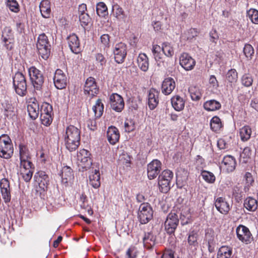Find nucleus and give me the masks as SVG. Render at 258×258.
Returning a JSON list of instances; mask_svg holds the SVG:
<instances>
[{
    "instance_id": "nucleus-31",
    "label": "nucleus",
    "mask_w": 258,
    "mask_h": 258,
    "mask_svg": "<svg viewBox=\"0 0 258 258\" xmlns=\"http://www.w3.org/2000/svg\"><path fill=\"white\" fill-rule=\"evenodd\" d=\"M27 111L29 115L32 119H35L38 116L39 113V105L37 102H29L27 105Z\"/></svg>"
},
{
    "instance_id": "nucleus-47",
    "label": "nucleus",
    "mask_w": 258,
    "mask_h": 258,
    "mask_svg": "<svg viewBox=\"0 0 258 258\" xmlns=\"http://www.w3.org/2000/svg\"><path fill=\"white\" fill-rule=\"evenodd\" d=\"M238 78L237 73L235 69H231L228 71L226 75V79L228 82L234 83Z\"/></svg>"
},
{
    "instance_id": "nucleus-51",
    "label": "nucleus",
    "mask_w": 258,
    "mask_h": 258,
    "mask_svg": "<svg viewBox=\"0 0 258 258\" xmlns=\"http://www.w3.org/2000/svg\"><path fill=\"white\" fill-rule=\"evenodd\" d=\"M33 165L30 159L20 160V171L34 169Z\"/></svg>"
},
{
    "instance_id": "nucleus-19",
    "label": "nucleus",
    "mask_w": 258,
    "mask_h": 258,
    "mask_svg": "<svg viewBox=\"0 0 258 258\" xmlns=\"http://www.w3.org/2000/svg\"><path fill=\"white\" fill-rule=\"evenodd\" d=\"M215 235V232L212 228H208L205 231V241L207 243L208 250L211 253L215 250L216 244Z\"/></svg>"
},
{
    "instance_id": "nucleus-1",
    "label": "nucleus",
    "mask_w": 258,
    "mask_h": 258,
    "mask_svg": "<svg viewBox=\"0 0 258 258\" xmlns=\"http://www.w3.org/2000/svg\"><path fill=\"white\" fill-rule=\"evenodd\" d=\"M81 130L77 127L70 125L66 129L64 140L67 149L70 152L75 151L80 144Z\"/></svg>"
},
{
    "instance_id": "nucleus-18",
    "label": "nucleus",
    "mask_w": 258,
    "mask_h": 258,
    "mask_svg": "<svg viewBox=\"0 0 258 258\" xmlns=\"http://www.w3.org/2000/svg\"><path fill=\"white\" fill-rule=\"evenodd\" d=\"M160 92L154 88H151L148 91V105L150 110L154 109L159 104Z\"/></svg>"
},
{
    "instance_id": "nucleus-8",
    "label": "nucleus",
    "mask_w": 258,
    "mask_h": 258,
    "mask_svg": "<svg viewBox=\"0 0 258 258\" xmlns=\"http://www.w3.org/2000/svg\"><path fill=\"white\" fill-rule=\"evenodd\" d=\"M30 80L34 88L40 90L44 83V78L41 72L35 67H31L28 70Z\"/></svg>"
},
{
    "instance_id": "nucleus-63",
    "label": "nucleus",
    "mask_w": 258,
    "mask_h": 258,
    "mask_svg": "<svg viewBox=\"0 0 258 258\" xmlns=\"http://www.w3.org/2000/svg\"><path fill=\"white\" fill-rule=\"evenodd\" d=\"M243 162H247L248 159L250 158V156L251 155V151L250 149L248 147H246L243 150Z\"/></svg>"
},
{
    "instance_id": "nucleus-40",
    "label": "nucleus",
    "mask_w": 258,
    "mask_h": 258,
    "mask_svg": "<svg viewBox=\"0 0 258 258\" xmlns=\"http://www.w3.org/2000/svg\"><path fill=\"white\" fill-rule=\"evenodd\" d=\"M20 160L30 159L31 156L27 146L23 144L19 146Z\"/></svg>"
},
{
    "instance_id": "nucleus-42",
    "label": "nucleus",
    "mask_w": 258,
    "mask_h": 258,
    "mask_svg": "<svg viewBox=\"0 0 258 258\" xmlns=\"http://www.w3.org/2000/svg\"><path fill=\"white\" fill-rule=\"evenodd\" d=\"M100 46L103 48L104 51H107L110 47V36L107 34H104L100 37Z\"/></svg>"
},
{
    "instance_id": "nucleus-44",
    "label": "nucleus",
    "mask_w": 258,
    "mask_h": 258,
    "mask_svg": "<svg viewBox=\"0 0 258 258\" xmlns=\"http://www.w3.org/2000/svg\"><path fill=\"white\" fill-rule=\"evenodd\" d=\"M162 51L167 57H172L174 55V50L170 44L164 42L161 47Z\"/></svg>"
},
{
    "instance_id": "nucleus-60",
    "label": "nucleus",
    "mask_w": 258,
    "mask_h": 258,
    "mask_svg": "<svg viewBox=\"0 0 258 258\" xmlns=\"http://www.w3.org/2000/svg\"><path fill=\"white\" fill-rule=\"evenodd\" d=\"M135 129L134 122L132 120H126L124 122V130L126 132L130 133Z\"/></svg>"
},
{
    "instance_id": "nucleus-11",
    "label": "nucleus",
    "mask_w": 258,
    "mask_h": 258,
    "mask_svg": "<svg viewBox=\"0 0 258 258\" xmlns=\"http://www.w3.org/2000/svg\"><path fill=\"white\" fill-rule=\"evenodd\" d=\"M179 224V219L176 214L170 213L164 223L165 230L168 234H174Z\"/></svg>"
},
{
    "instance_id": "nucleus-12",
    "label": "nucleus",
    "mask_w": 258,
    "mask_h": 258,
    "mask_svg": "<svg viewBox=\"0 0 258 258\" xmlns=\"http://www.w3.org/2000/svg\"><path fill=\"white\" fill-rule=\"evenodd\" d=\"M115 61L118 63H122L127 54V46L122 42H119L115 45L113 50Z\"/></svg>"
},
{
    "instance_id": "nucleus-46",
    "label": "nucleus",
    "mask_w": 258,
    "mask_h": 258,
    "mask_svg": "<svg viewBox=\"0 0 258 258\" xmlns=\"http://www.w3.org/2000/svg\"><path fill=\"white\" fill-rule=\"evenodd\" d=\"M233 198L237 203H239L242 200V187L239 184L233 188Z\"/></svg>"
},
{
    "instance_id": "nucleus-53",
    "label": "nucleus",
    "mask_w": 258,
    "mask_h": 258,
    "mask_svg": "<svg viewBox=\"0 0 258 258\" xmlns=\"http://www.w3.org/2000/svg\"><path fill=\"white\" fill-rule=\"evenodd\" d=\"M198 32L195 28H191L184 32L182 35V37L186 40H191L195 37L198 35Z\"/></svg>"
},
{
    "instance_id": "nucleus-49",
    "label": "nucleus",
    "mask_w": 258,
    "mask_h": 258,
    "mask_svg": "<svg viewBox=\"0 0 258 258\" xmlns=\"http://www.w3.org/2000/svg\"><path fill=\"white\" fill-rule=\"evenodd\" d=\"M139 253L137 248L134 245L130 246L125 252L126 258H137Z\"/></svg>"
},
{
    "instance_id": "nucleus-22",
    "label": "nucleus",
    "mask_w": 258,
    "mask_h": 258,
    "mask_svg": "<svg viewBox=\"0 0 258 258\" xmlns=\"http://www.w3.org/2000/svg\"><path fill=\"white\" fill-rule=\"evenodd\" d=\"M215 206L220 213L224 215L227 214L230 210L229 204L223 197L217 198L215 202Z\"/></svg>"
},
{
    "instance_id": "nucleus-16",
    "label": "nucleus",
    "mask_w": 258,
    "mask_h": 258,
    "mask_svg": "<svg viewBox=\"0 0 258 258\" xmlns=\"http://www.w3.org/2000/svg\"><path fill=\"white\" fill-rule=\"evenodd\" d=\"M180 65L186 71L194 69L196 61L188 53H183L179 57Z\"/></svg>"
},
{
    "instance_id": "nucleus-15",
    "label": "nucleus",
    "mask_w": 258,
    "mask_h": 258,
    "mask_svg": "<svg viewBox=\"0 0 258 258\" xmlns=\"http://www.w3.org/2000/svg\"><path fill=\"white\" fill-rule=\"evenodd\" d=\"M110 102L111 108L116 112H121L124 107L123 98L117 93H113L110 96Z\"/></svg>"
},
{
    "instance_id": "nucleus-27",
    "label": "nucleus",
    "mask_w": 258,
    "mask_h": 258,
    "mask_svg": "<svg viewBox=\"0 0 258 258\" xmlns=\"http://www.w3.org/2000/svg\"><path fill=\"white\" fill-rule=\"evenodd\" d=\"M156 238L152 232H145L143 238L144 247L147 249H151L156 244Z\"/></svg>"
},
{
    "instance_id": "nucleus-23",
    "label": "nucleus",
    "mask_w": 258,
    "mask_h": 258,
    "mask_svg": "<svg viewBox=\"0 0 258 258\" xmlns=\"http://www.w3.org/2000/svg\"><path fill=\"white\" fill-rule=\"evenodd\" d=\"M198 236V232L195 230L190 231L188 234L187 248L192 251L196 250L199 246Z\"/></svg>"
},
{
    "instance_id": "nucleus-43",
    "label": "nucleus",
    "mask_w": 258,
    "mask_h": 258,
    "mask_svg": "<svg viewBox=\"0 0 258 258\" xmlns=\"http://www.w3.org/2000/svg\"><path fill=\"white\" fill-rule=\"evenodd\" d=\"M201 176L205 181L209 183H213L216 180L214 174L208 171L203 170L201 172Z\"/></svg>"
},
{
    "instance_id": "nucleus-17",
    "label": "nucleus",
    "mask_w": 258,
    "mask_h": 258,
    "mask_svg": "<svg viewBox=\"0 0 258 258\" xmlns=\"http://www.w3.org/2000/svg\"><path fill=\"white\" fill-rule=\"evenodd\" d=\"M236 165V162L234 157L231 155H227L224 157L220 167L223 171L229 173L235 169Z\"/></svg>"
},
{
    "instance_id": "nucleus-33",
    "label": "nucleus",
    "mask_w": 258,
    "mask_h": 258,
    "mask_svg": "<svg viewBox=\"0 0 258 258\" xmlns=\"http://www.w3.org/2000/svg\"><path fill=\"white\" fill-rule=\"evenodd\" d=\"M223 125L220 118L217 116H214L210 121L211 129L214 132L218 133L223 128Z\"/></svg>"
},
{
    "instance_id": "nucleus-29",
    "label": "nucleus",
    "mask_w": 258,
    "mask_h": 258,
    "mask_svg": "<svg viewBox=\"0 0 258 258\" xmlns=\"http://www.w3.org/2000/svg\"><path fill=\"white\" fill-rule=\"evenodd\" d=\"M172 107L177 111H180L184 109L185 100L178 95L173 96L171 99Z\"/></svg>"
},
{
    "instance_id": "nucleus-37",
    "label": "nucleus",
    "mask_w": 258,
    "mask_h": 258,
    "mask_svg": "<svg viewBox=\"0 0 258 258\" xmlns=\"http://www.w3.org/2000/svg\"><path fill=\"white\" fill-rule=\"evenodd\" d=\"M188 91L192 100L198 101L201 98L202 94L199 88L191 86L189 88Z\"/></svg>"
},
{
    "instance_id": "nucleus-13",
    "label": "nucleus",
    "mask_w": 258,
    "mask_h": 258,
    "mask_svg": "<svg viewBox=\"0 0 258 258\" xmlns=\"http://www.w3.org/2000/svg\"><path fill=\"white\" fill-rule=\"evenodd\" d=\"M162 163L158 159L153 160L147 165V175L150 180L155 179L161 170Z\"/></svg>"
},
{
    "instance_id": "nucleus-38",
    "label": "nucleus",
    "mask_w": 258,
    "mask_h": 258,
    "mask_svg": "<svg viewBox=\"0 0 258 258\" xmlns=\"http://www.w3.org/2000/svg\"><path fill=\"white\" fill-rule=\"evenodd\" d=\"M40 11L41 16H45V15L49 14L51 11L50 3L48 0H43L40 4Z\"/></svg>"
},
{
    "instance_id": "nucleus-45",
    "label": "nucleus",
    "mask_w": 258,
    "mask_h": 258,
    "mask_svg": "<svg viewBox=\"0 0 258 258\" xmlns=\"http://www.w3.org/2000/svg\"><path fill=\"white\" fill-rule=\"evenodd\" d=\"M96 12L99 16H106L108 15L107 7L103 2H99L97 4Z\"/></svg>"
},
{
    "instance_id": "nucleus-25",
    "label": "nucleus",
    "mask_w": 258,
    "mask_h": 258,
    "mask_svg": "<svg viewBox=\"0 0 258 258\" xmlns=\"http://www.w3.org/2000/svg\"><path fill=\"white\" fill-rule=\"evenodd\" d=\"M175 88V82L174 79L171 77L165 78L162 82L161 90L162 92L168 95L170 94Z\"/></svg>"
},
{
    "instance_id": "nucleus-32",
    "label": "nucleus",
    "mask_w": 258,
    "mask_h": 258,
    "mask_svg": "<svg viewBox=\"0 0 258 258\" xmlns=\"http://www.w3.org/2000/svg\"><path fill=\"white\" fill-rule=\"evenodd\" d=\"M204 108L207 111H216L219 110L221 107V103L215 100H208L204 103Z\"/></svg>"
},
{
    "instance_id": "nucleus-10",
    "label": "nucleus",
    "mask_w": 258,
    "mask_h": 258,
    "mask_svg": "<svg viewBox=\"0 0 258 258\" xmlns=\"http://www.w3.org/2000/svg\"><path fill=\"white\" fill-rule=\"evenodd\" d=\"M99 91V88L94 78L90 77L85 82L84 87V94L90 99L96 96Z\"/></svg>"
},
{
    "instance_id": "nucleus-59",
    "label": "nucleus",
    "mask_w": 258,
    "mask_h": 258,
    "mask_svg": "<svg viewBox=\"0 0 258 258\" xmlns=\"http://www.w3.org/2000/svg\"><path fill=\"white\" fill-rule=\"evenodd\" d=\"M7 5L11 11L17 12L19 10V5L16 0H8Z\"/></svg>"
},
{
    "instance_id": "nucleus-48",
    "label": "nucleus",
    "mask_w": 258,
    "mask_h": 258,
    "mask_svg": "<svg viewBox=\"0 0 258 258\" xmlns=\"http://www.w3.org/2000/svg\"><path fill=\"white\" fill-rule=\"evenodd\" d=\"M244 178L245 181L244 189L246 192L249 190V187L253 183L254 179L251 174L249 172H246L245 173Z\"/></svg>"
},
{
    "instance_id": "nucleus-7",
    "label": "nucleus",
    "mask_w": 258,
    "mask_h": 258,
    "mask_svg": "<svg viewBox=\"0 0 258 258\" xmlns=\"http://www.w3.org/2000/svg\"><path fill=\"white\" fill-rule=\"evenodd\" d=\"M90 152L86 149L80 150L77 154V158L79 161V170L82 172L89 169L92 164V160Z\"/></svg>"
},
{
    "instance_id": "nucleus-24",
    "label": "nucleus",
    "mask_w": 258,
    "mask_h": 258,
    "mask_svg": "<svg viewBox=\"0 0 258 258\" xmlns=\"http://www.w3.org/2000/svg\"><path fill=\"white\" fill-rule=\"evenodd\" d=\"M161 47L158 45H153L152 47V53L156 61L158 63V65H162L164 67H167V61H165L161 53Z\"/></svg>"
},
{
    "instance_id": "nucleus-28",
    "label": "nucleus",
    "mask_w": 258,
    "mask_h": 258,
    "mask_svg": "<svg viewBox=\"0 0 258 258\" xmlns=\"http://www.w3.org/2000/svg\"><path fill=\"white\" fill-rule=\"evenodd\" d=\"M89 184L94 188H98L101 184L100 174L99 170L95 169L89 175Z\"/></svg>"
},
{
    "instance_id": "nucleus-39",
    "label": "nucleus",
    "mask_w": 258,
    "mask_h": 258,
    "mask_svg": "<svg viewBox=\"0 0 258 258\" xmlns=\"http://www.w3.org/2000/svg\"><path fill=\"white\" fill-rule=\"evenodd\" d=\"M2 105L4 109V114L7 117H11L15 115V108L12 104L6 101L2 103Z\"/></svg>"
},
{
    "instance_id": "nucleus-64",
    "label": "nucleus",
    "mask_w": 258,
    "mask_h": 258,
    "mask_svg": "<svg viewBox=\"0 0 258 258\" xmlns=\"http://www.w3.org/2000/svg\"><path fill=\"white\" fill-rule=\"evenodd\" d=\"M88 128L92 131H95L97 129V122L95 119H89L87 122Z\"/></svg>"
},
{
    "instance_id": "nucleus-4",
    "label": "nucleus",
    "mask_w": 258,
    "mask_h": 258,
    "mask_svg": "<svg viewBox=\"0 0 258 258\" xmlns=\"http://www.w3.org/2000/svg\"><path fill=\"white\" fill-rule=\"evenodd\" d=\"M14 147L10 137L6 134L0 136V157L9 159L13 155Z\"/></svg>"
},
{
    "instance_id": "nucleus-5",
    "label": "nucleus",
    "mask_w": 258,
    "mask_h": 258,
    "mask_svg": "<svg viewBox=\"0 0 258 258\" xmlns=\"http://www.w3.org/2000/svg\"><path fill=\"white\" fill-rule=\"evenodd\" d=\"M13 88L15 92L20 96H24L27 93V83L25 76L21 72H17L13 78Z\"/></svg>"
},
{
    "instance_id": "nucleus-3",
    "label": "nucleus",
    "mask_w": 258,
    "mask_h": 258,
    "mask_svg": "<svg viewBox=\"0 0 258 258\" xmlns=\"http://www.w3.org/2000/svg\"><path fill=\"white\" fill-rule=\"evenodd\" d=\"M36 46L39 56L44 60H47L50 54L51 45L44 33L39 35Z\"/></svg>"
},
{
    "instance_id": "nucleus-21",
    "label": "nucleus",
    "mask_w": 258,
    "mask_h": 258,
    "mask_svg": "<svg viewBox=\"0 0 258 258\" xmlns=\"http://www.w3.org/2000/svg\"><path fill=\"white\" fill-rule=\"evenodd\" d=\"M68 41L69 47L73 53L78 54L81 51L80 40L77 35L74 33L70 35L68 37Z\"/></svg>"
},
{
    "instance_id": "nucleus-35",
    "label": "nucleus",
    "mask_w": 258,
    "mask_h": 258,
    "mask_svg": "<svg viewBox=\"0 0 258 258\" xmlns=\"http://www.w3.org/2000/svg\"><path fill=\"white\" fill-rule=\"evenodd\" d=\"M232 253V248L228 246H222L218 250L217 258H230Z\"/></svg>"
},
{
    "instance_id": "nucleus-14",
    "label": "nucleus",
    "mask_w": 258,
    "mask_h": 258,
    "mask_svg": "<svg viewBox=\"0 0 258 258\" xmlns=\"http://www.w3.org/2000/svg\"><path fill=\"white\" fill-rule=\"evenodd\" d=\"M53 83L57 89H62L66 88L67 85V78L65 74L60 69L55 71L53 77Z\"/></svg>"
},
{
    "instance_id": "nucleus-54",
    "label": "nucleus",
    "mask_w": 258,
    "mask_h": 258,
    "mask_svg": "<svg viewBox=\"0 0 258 258\" xmlns=\"http://www.w3.org/2000/svg\"><path fill=\"white\" fill-rule=\"evenodd\" d=\"M243 52L247 59H250L254 53V49L250 44H245L243 49Z\"/></svg>"
},
{
    "instance_id": "nucleus-6",
    "label": "nucleus",
    "mask_w": 258,
    "mask_h": 258,
    "mask_svg": "<svg viewBox=\"0 0 258 258\" xmlns=\"http://www.w3.org/2000/svg\"><path fill=\"white\" fill-rule=\"evenodd\" d=\"M173 173L170 170H163L158 176V185L161 192L167 193L171 188Z\"/></svg>"
},
{
    "instance_id": "nucleus-58",
    "label": "nucleus",
    "mask_w": 258,
    "mask_h": 258,
    "mask_svg": "<svg viewBox=\"0 0 258 258\" xmlns=\"http://www.w3.org/2000/svg\"><path fill=\"white\" fill-rule=\"evenodd\" d=\"M20 172L23 179L25 180V181L28 182H29L32 178L34 172V169L31 170H24Z\"/></svg>"
},
{
    "instance_id": "nucleus-56",
    "label": "nucleus",
    "mask_w": 258,
    "mask_h": 258,
    "mask_svg": "<svg viewBox=\"0 0 258 258\" xmlns=\"http://www.w3.org/2000/svg\"><path fill=\"white\" fill-rule=\"evenodd\" d=\"M1 192L4 202L8 203L11 199L10 188H1Z\"/></svg>"
},
{
    "instance_id": "nucleus-20",
    "label": "nucleus",
    "mask_w": 258,
    "mask_h": 258,
    "mask_svg": "<svg viewBox=\"0 0 258 258\" xmlns=\"http://www.w3.org/2000/svg\"><path fill=\"white\" fill-rule=\"evenodd\" d=\"M59 175L61 178L62 183L66 185L72 182L74 178L72 169L67 165L62 167Z\"/></svg>"
},
{
    "instance_id": "nucleus-9",
    "label": "nucleus",
    "mask_w": 258,
    "mask_h": 258,
    "mask_svg": "<svg viewBox=\"0 0 258 258\" xmlns=\"http://www.w3.org/2000/svg\"><path fill=\"white\" fill-rule=\"evenodd\" d=\"M153 211L152 208L148 203L141 204L138 212V218L142 224L148 223L153 218Z\"/></svg>"
},
{
    "instance_id": "nucleus-57",
    "label": "nucleus",
    "mask_w": 258,
    "mask_h": 258,
    "mask_svg": "<svg viewBox=\"0 0 258 258\" xmlns=\"http://www.w3.org/2000/svg\"><path fill=\"white\" fill-rule=\"evenodd\" d=\"M40 112V114L53 115L52 107L47 103H45L42 104Z\"/></svg>"
},
{
    "instance_id": "nucleus-61",
    "label": "nucleus",
    "mask_w": 258,
    "mask_h": 258,
    "mask_svg": "<svg viewBox=\"0 0 258 258\" xmlns=\"http://www.w3.org/2000/svg\"><path fill=\"white\" fill-rule=\"evenodd\" d=\"M251 135V130L249 126L243 127V141L249 140Z\"/></svg>"
},
{
    "instance_id": "nucleus-34",
    "label": "nucleus",
    "mask_w": 258,
    "mask_h": 258,
    "mask_svg": "<svg viewBox=\"0 0 258 258\" xmlns=\"http://www.w3.org/2000/svg\"><path fill=\"white\" fill-rule=\"evenodd\" d=\"M92 109L96 117L100 118L104 111V104L101 99H98L95 104L93 106Z\"/></svg>"
},
{
    "instance_id": "nucleus-2",
    "label": "nucleus",
    "mask_w": 258,
    "mask_h": 258,
    "mask_svg": "<svg viewBox=\"0 0 258 258\" xmlns=\"http://www.w3.org/2000/svg\"><path fill=\"white\" fill-rule=\"evenodd\" d=\"M34 179L38 184L35 189L36 195L41 198H44L49 184L48 175L43 171H39L35 174Z\"/></svg>"
},
{
    "instance_id": "nucleus-26",
    "label": "nucleus",
    "mask_w": 258,
    "mask_h": 258,
    "mask_svg": "<svg viewBox=\"0 0 258 258\" xmlns=\"http://www.w3.org/2000/svg\"><path fill=\"white\" fill-rule=\"evenodd\" d=\"M108 141L111 145H115L119 141L120 134L118 130L114 126H110L107 131Z\"/></svg>"
},
{
    "instance_id": "nucleus-41",
    "label": "nucleus",
    "mask_w": 258,
    "mask_h": 258,
    "mask_svg": "<svg viewBox=\"0 0 258 258\" xmlns=\"http://www.w3.org/2000/svg\"><path fill=\"white\" fill-rule=\"evenodd\" d=\"M244 206L248 211H254L257 209V201L251 198H247L244 201Z\"/></svg>"
},
{
    "instance_id": "nucleus-36",
    "label": "nucleus",
    "mask_w": 258,
    "mask_h": 258,
    "mask_svg": "<svg viewBox=\"0 0 258 258\" xmlns=\"http://www.w3.org/2000/svg\"><path fill=\"white\" fill-rule=\"evenodd\" d=\"M80 201L81 203L80 204L81 208L87 211L89 215H92L93 213V211L88 204L87 197L85 194H82L81 195Z\"/></svg>"
},
{
    "instance_id": "nucleus-55",
    "label": "nucleus",
    "mask_w": 258,
    "mask_h": 258,
    "mask_svg": "<svg viewBox=\"0 0 258 258\" xmlns=\"http://www.w3.org/2000/svg\"><path fill=\"white\" fill-rule=\"evenodd\" d=\"M40 119L41 123L45 125H49L53 120V115H48L45 114H40Z\"/></svg>"
},
{
    "instance_id": "nucleus-50",
    "label": "nucleus",
    "mask_w": 258,
    "mask_h": 258,
    "mask_svg": "<svg viewBox=\"0 0 258 258\" xmlns=\"http://www.w3.org/2000/svg\"><path fill=\"white\" fill-rule=\"evenodd\" d=\"M253 240L252 235L249 229L243 225V242H245L246 244L250 243Z\"/></svg>"
},
{
    "instance_id": "nucleus-62",
    "label": "nucleus",
    "mask_w": 258,
    "mask_h": 258,
    "mask_svg": "<svg viewBox=\"0 0 258 258\" xmlns=\"http://www.w3.org/2000/svg\"><path fill=\"white\" fill-rule=\"evenodd\" d=\"M80 22L81 26L85 30L87 28V26L91 23V19L90 17H79Z\"/></svg>"
},
{
    "instance_id": "nucleus-30",
    "label": "nucleus",
    "mask_w": 258,
    "mask_h": 258,
    "mask_svg": "<svg viewBox=\"0 0 258 258\" xmlns=\"http://www.w3.org/2000/svg\"><path fill=\"white\" fill-rule=\"evenodd\" d=\"M137 63L139 68L143 72H147L149 69V59L144 53L139 54L137 58Z\"/></svg>"
},
{
    "instance_id": "nucleus-52",
    "label": "nucleus",
    "mask_w": 258,
    "mask_h": 258,
    "mask_svg": "<svg viewBox=\"0 0 258 258\" xmlns=\"http://www.w3.org/2000/svg\"><path fill=\"white\" fill-rule=\"evenodd\" d=\"M118 160L120 163L128 166L131 163V156L126 152L123 151L119 155Z\"/></svg>"
}]
</instances>
